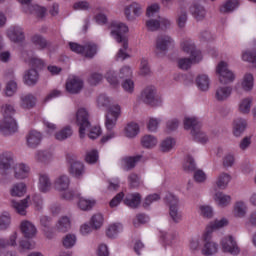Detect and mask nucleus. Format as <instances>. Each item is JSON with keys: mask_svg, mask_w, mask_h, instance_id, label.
Here are the masks:
<instances>
[{"mask_svg": "<svg viewBox=\"0 0 256 256\" xmlns=\"http://www.w3.org/2000/svg\"><path fill=\"white\" fill-rule=\"evenodd\" d=\"M97 106L107 109L105 127L108 131H112L115 125H117V119L121 116V106L113 104V100L106 94L98 96Z\"/></svg>", "mask_w": 256, "mask_h": 256, "instance_id": "1", "label": "nucleus"}, {"mask_svg": "<svg viewBox=\"0 0 256 256\" xmlns=\"http://www.w3.org/2000/svg\"><path fill=\"white\" fill-rule=\"evenodd\" d=\"M76 125L79 127L80 139L85 138V131H89V139L95 140L101 135V128L94 126L91 128V122L89 121V112L85 108H79L76 112Z\"/></svg>", "mask_w": 256, "mask_h": 256, "instance_id": "2", "label": "nucleus"}, {"mask_svg": "<svg viewBox=\"0 0 256 256\" xmlns=\"http://www.w3.org/2000/svg\"><path fill=\"white\" fill-rule=\"evenodd\" d=\"M3 119L0 121V133L5 137L17 133V122L13 119L15 108L11 104L2 106Z\"/></svg>", "mask_w": 256, "mask_h": 256, "instance_id": "3", "label": "nucleus"}, {"mask_svg": "<svg viewBox=\"0 0 256 256\" xmlns=\"http://www.w3.org/2000/svg\"><path fill=\"white\" fill-rule=\"evenodd\" d=\"M15 163V156L11 152L0 153V185H7L9 183V169Z\"/></svg>", "mask_w": 256, "mask_h": 256, "instance_id": "4", "label": "nucleus"}, {"mask_svg": "<svg viewBox=\"0 0 256 256\" xmlns=\"http://www.w3.org/2000/svg\"><path fill=\"white\" fill-rule=\"evenodd\" d=\"M140 101L150 107H159L163 99L157 94V88L153 85L146 86L140 93Z\"/></svg>", "mask_w": 256, "mask_h": 256, "instance_id": "5", "label": "nucleus"}, {"mask_svg": "<svg viewBox=\"0 0 256 256\" xmlns=\"http://www.w3.org/2000/svg\"><path fill=\"white\" fill-rule=\"evenodd\" d=\"M70 51L78 55H84L87 59H93L97 55V45L88 42L84 46L75 42H69Z\"/></svg>", "mask_w": 256, "mask_h": 256, "instance_id": "6", "label": "nucleus"}, {"mask_svg": "<svg viewBox=\"0 0 256 256\" xmlns=\"http://www.w3.org/2000/svg\"><path fill=\"white\" fill-rule=\"evenodd\" d=\"M181 49L184 51V53H187L190 55V57H192L194 63H199V61L203 59L201 51L197 50L195 47V42L189 38H186L181 42Z\"/></svg>", "mask_w": 256, "mask_h": 256, "instance_id": "7", "label": "nucleus"}, {"mask_svg": "<svg viewBox=\"0 0 256 256\" xmlns=\"http://www.w3.org/2000/svg\"><path fill=\"white\" fill-rule=\"evenodd\" d=\"M124 15L127 21L133 23V21H137V18L143 15V6L137 2H132L124 7Z\"/></svg>", "mask_w": 256, "mask_h": 256, "instance_id": "8", "label": "nucleus"}, {"mask_svg": "<svg viewBox=\"0 0 256 256\" xmlns=\"http://www.w3.org/2000/svg\"><path fill=\"white\" fill-rule=\"evenodd\" d=\"M217 73L219 75V81L222 85H229L235 81V74L227 67V63L220 62L217 67Z\"/></svg>", "mask_w": 256, "mask_h": 256, "instance_id": "9", "label": "nucleus"}, {"mask_svg": "<svg viewBox=\"0 0 256 256\" xmlns=\"http://www.w3.org/2000/svg\"><path fill=\"white\" fill-rule=\"evenodd\" d=\"M221 245L224 253H230V255L234 256L241 253V248H239L237 241L231 235L224 237L221 241Z\"/></svg>", "mask_w": 256, "mask_h": 256, "instance_id": "10", "label": "nucleus"}, {"mask_svg": "<svg viewBox=\"0 0 256 256\" xmlns=\"http://www.w3.org/2000/svg\"><path fill=\"white\" fill-rule=\"evenodd\" d=\"M111 35L117 41V43H121V41H127L125 38V33L129 31V27L121 22H113L110 26Z\"/></svg>", "mask_w": 256, "mask_h": 256, "instance_id": "11", "label": "nucleus"}, {"mask_svg": "<svg viewBox=\"0 0 256 256\" xmlns=\"http://www.w3.org/2000/svg\"><path fill=\"white\" fill-rule=\"evenodd\" d=\"M68 163H69V173L72 175V177H76V179H79L83 176V173H85V166L83 165V162L79 161L75 156L68 157Z\"/></svg>", "mask_w": 256, "mask_h": 256, "instance_id": "12", "label": "nucleus"}, {"mask_svg": "<svg viewBox=\"0 0 256 256\" xmlns=\"http://www.w3.org/2000/svg\"><path fill=\"white\" fill-rule=\"evenodd\" d=\"M175 45V40L169 35H160L156 39V50L165 53Z\"/></svg>", "mask_w": 256, "mask_h": 256, "instance_id": "13", "label": "nucleus"}, {"mask_svg": "<svg viewBox=\"0 0 256 256\" xmlns=\"http://www.w3.org/2000/svg\"><path fill=\"white\" fill-rule=\"evenodd\" d=\"M233 93V88L230 86H218L214 90V99L218 103H225L229 100L231 94Z\"/></svg>", "mask_w": 256, "mask_h": 256, "instance_id": "14", "label": "nucleus"}, {"mask_svg": "<svg viewBox=\"0 0 256 256\" xmlns=\"http://www.w3.org/2000/svg\"><path fill=\"white\" fill-rule=\"evenodd\" d=\"M43 141V134L37 130H30L26 135V144L30 149H37Z\"/></svg>", "mask_w": 256, "mask_h": 256, "instance_id": "15", "label": "nucleus"}, {"mask_svg": "<svg viewBox=\"0 0 256 256\" xmlns=\"http://www.w3.org/2000/svg\"><path fill=\"white\" fill-rule=\"evenodd\" d=\"M83 80L77 76H73L69 78L66 82V91L71 93L72 95H77V93H81L83 90Z\"/></svg>", "mask_w": 256, "mask_h": 256, "instance_id": "16", "label": "nucleus"}, {"mask_svg": "<svg viewBox=\"0 0 256 256\" xmlns=\"http://www.w3.org/2000/svg\"><path fill=\"white\" fill-rule=\"evenodd\" d=\"M7 37L12 43H23L25 41V31L21 26H14L7 30Z\"/></svg>", "mask_w": 256, "mask_h": 256, "instance_id": "17", "label": "nucleus"}, {"mask_svg": "<svg viewBox=\"0 0 256 256\" xmlns=\"http://www.w3.org/2000/svg\"><path fill=\"white\" fill-rule=\"evenodd\" d=\"M217 249V244L211 241V231H206L204 234V248L202 249V255H215V253H217Z\"/></svg>", "mask_w": 256, "mask_h": 256, "instance_id": "18", "label": "nucleus"}, {"mask_svg": "<svg viewBox=\"0 0 256 256\" xmlns=\"http://www.w3.org/2000/svg\"><path fill=\"white\" fill-rule=\"evenodd\" d=\"M29 201H31V196H27L26 198L17 201L11 200V207L18 213V215L25 216L27 215V209L29 207Z\"/></svg>", "mask_w": 256, "mask_h": 256, "instance_id": "19", "label": "nucleus"}, {"mask_svg": "<svg viewBox=\"0 0 256 256\" xmlns=\"http://www.w3.org/2000/svg\"><path fill=\"white\" fill-rule=\"evenodd\" d=\"M20 231L26 239H33L37 235V228L35 224L28 220H24L20 224Z\"/></svg>", "mask_w": 256, "mask_h": 256, "instance_id": "20", "label": "nucleus"}, {"mask_svg": "<svg viewBox=\"0 0 256 256\" xmlns=\"http://www.w3.org/2000/svg\"><path fill=\"white\" fill-rule=\"evenodd\" d=\"M53 187V182L51 181V177L48 174L41 173L39 174L38 180V189L41 193H49L51 188Z\"/></svg>", "mask_w": 256, "mask_h": 256, "instance_id": "21", "label": "nucleus"}, {"mask_svg": "<svg viewBox=\"0 0 256 256\" xmlns=\"http://www.w3.org/2000/svg\"><path fill=\"white\" fill-rule=\"evenodd\" d=\"M71 185V178L67 176L66 174H62L58 176L54 181V187L56 191H59L60 193L63 191H67Z\"/></svg>", "mask_w": 256, "mask_h": 256, "instance_id": "22", "label": "nucleus"}, {"mask_svg": "<svg viewBox=\"0 0 256 256\" xmlns=\"http://www.w3.org/2000/svg\"><path fill=\"white\" fill-rule=\"evenodd\" d=\"M35 161L37 163H42V165H48L53 160V152L49 150H37L34 155Z\"/></svg>", "mask_w": 256, "mask_h": 256, "instance_id": "23", "label": "nucleus"}, {"mask_svg": "<svg viewBox=\"0 0 256 256\" xmlns=\"http://www.w3.org/2000/svg\"><path fill=\"white\" fill-rule=\"evenodd\" d=\"M36 104L37 98L33 94L28 93L20 96V107L22 109H33Z\"/></svg>", "mask_w": 256, "mask_h": 256, "instance_id": "24", "label": "nucleus"}, {"mask_svg": "<svg viewBox=\"0 0 256 256\" xmlns=\"http://www.w3.org/2000/svg\"><path fill=\"white\" fill-rule=\"evenodd\" d=\"M187 8L181 6L178 8L176 12V24L178 25L179 29H185L187 25Z\"/></svg>", "mask_w": 256, "mask_h": 256, "instance_id": "25", "label": "nucleus"}, {"mask_svg": "<svg viewBox=\"0 0 256 256\" xmlns=\"http://www.w3.org/2000/svg\"><path fill=\"white\" fill-rule=\"evenodd\" d=\"M17 237H19L17 232H13L8 239L0 237V251L7 249V247H17Z\"/></svg>", "mask_w": 256, "mask_h": 256, "instance_id": "26", "label": "nucleus"}, {"mask_svg": "<svg viewBox=\"0 0 256 256\" xmlns=\"http://www.w3.org/2000/svg\"><path fill=\"white\" fill-rule=\"evenodd\" d=\"M124 203L127 205V207H131V209H137V206L141 205V194L132 193L126 195L124 198Z\"/></svg>", "mask_w": 256, "mask_h": 256, "instance_id": "27", "label": "nucleus"}, {"mask_svg": "<svg viewBox=\"0 0 256 256\" xmlns=\"http://www.w3.org/2000/svg\"><path fill=\"white\" fill-rule=\"evenodd\" d=\"M237 7H239V0H226L225 3L220 6V13H222V15H229V13H233Z\"/></svg>", "mask_w": 256, "mask_h": 256, "instance_id": "28", "label": "nucleus"}, {"mask_svg": "<svg viewBox=\"0 0 256 256\" xmlns=\"http://www.w3.org/2000/svg\"><path fill=\"white\" fill-rule=\"evenodd\" d=\"M190 13L194 17L196 21H203L207 15V11L205 10V7L199 4H194L190 8Z\"/></svg>", "mask_w": 256, "mask_h": 256, "instance_id": "29", "label": "nucleus"}, {"mask_svg": "<svg viewBox=\"0 0 256 256\" xmlns=\"http://www.w3.org/2000/svg\"><path fill=\"white\" fill-rule=\"evenodd\" d=\"M27 193V185L23 182H18L10 188L11 197H23Z\"/></svg>", "mask_w": 256, "mask_h": 256, "instance_id": "30", "label": "nucleus"}, {"mask_svg": "<svg viewBox=\"0 0 256 256\" xmlns=\"http://www.w3.org/2000/svg\"><path fill=\"white\" fill-rule=\"evenodd\" d=\"M39 81V72L35 69L27 70L24 74V82L26 85L33 86L37 85Z\"/></svg>", "mask_w": 256, "mask_h": 256, "instance_id": "31", "label": "nucleus"}, {"mask_svg": "<svg viewBox=\"0 0 256 256\" xmlns=\"http://www.w3.org/2000/svg\"><path fill=\"white\" fill-rule=\"evenodd\" d=\"M55 229L56 231H58V233H67V231L71 229V219H69V217L67 216L61 217L57 221L55 225Z\"/></svg>", "mask_w": 256, "mask_h": 256, "instance_id": "32", "label": "nucleus"}, {"mask_svg": "<svg viewBox=\"0 0 256 256\" xmlns=\"http://www.w3.org/2000/svg\"><path fill=\"white\" fill-rule=\"evenodd\" d=\"M247 129V121L245 119L238 118L234 121L233 135L234 137H241Z\"/></svg>", "mask_w": 256, "mask_h": 256, "instance_id": "33", "label": "nucleus"}, {"mask_svg": "<svg viewBox=\"0 0 256 256\" xmlns=\"http://www.w3.org/2000/svg\"><path fill=\"white\" fill-rule=\"evenodd\" d=\"M13 169L15 179H27V176L29 175V166L25 164H16Z\"/></svg>", "mask_w": 256, "mask_h": 256, "instance_id": "34", "label": "nucleus"}, {"mask_svg": "<svg viewBox=\"0 0 256 256\" xmlns=\"http://www.w3.org/2000/svg\"><path fill=\"white\" fill-rule=\"evenodd\" d=\"M56 141H67L70 137H73V128L71 126H65L60 131L54 134Z\"/></svg>", "mask_w": 256, "mask_h": 256, "instance_id": "35", "label": "nucleus"}, {"mask_svg": "<svg viewBox=\"0 0 256 256\" xmlns=\"http://www.w3.org/2000/svg\"><path fill=\"white\" fill-rule=\"evenodd\" d=\"M157 143H159L157 137L151 134L144 135L141 138V145L144 147V149H153L157 147Z\"/></svg>", "mask_w": 256, "mask_h": 256, "instance_id": "36", "label": "nucleus"}, {"mask_svg": "<svg viewBox=\"0 0 256 256\" xmlns=\"http://www.w3.org/2000/svg\"><path fill=\"white\" fill-rule=\"evenodd\" d=\"M31 41L33 45H35V47H37V49H39L40 51H43L44 49H47V47H49V41H47V39H45V37H43L42 35L36 34L32 36Z\"/></svg>", "mask_w": 256, "mask_h": 256, "instance_id": "37", "label": "nucleus"}, {"mask_svg": "<svg viewBox=\"0 0 256 256\" xmlns=\"http://www.w3.org/2000/svg\"><path fill=\"white\" fill-rule=\"evenodd\" d=\"M214 201L219 207H227L231 203V196L223 192H216L214 195Z\"/></svg>", "mask_w": 256, "mask_h": 256, "instance_id": "38", "label": "nucleus"}, {"mask_svg": "<svg viewBox=\"0 0 256 256\" xmlns=\"http://www.w3.org/2000/svg\"><path fill=\"white\" fill-rule=\"evenodd\" d=\"M184 128L191 131H197L201 129V122L196 117H185L184 118Z\"/></svg>", "mask_w": 256, "mask_h": 256, "instance_id": "39", "label": "nucleus"}, {"mask_svg": "<svg viewBox=\"0 0 256 256\" xmlns=\"http://www.w3.org/2000/svg\"><path fill=\"white\" fill-rule=\"evenodd\" d=\"M139 131V124L134 122L128 123L124 129L125 137L133 139V137H137V135H139Z\"/></svg>", "mask_w": 256, "mask_h": 256, "instance_id": "40", "label": "nucleus"}, {"mask_svg": "<svg viewBox=\"0 0 256 256\" xmlns=\"http://www.w3.org/2000/svg\"><path fill=\"white\" fill-rule=\"evenodd\" d=\"M196 85L200 91H209V76L205 74L198 75L196 78Z\"/></svg>", "mask_w": 256, "mask_h": 256, "instance_id": "41", "label": "nucleus"}, {"mask_svg": "<svg viewBox=\"0 0 256 256\" xmlns=\"http://www.w3.org/2000/svg\"><path fill=\"white\" fill-rule=\"evenodd\" d=\"M28 13H32L33 15H36L38 19H45L47 15V8L39 6L37 4H33L29 6Z\"/></svg>", "mask_w": 256, "mask_h": 256, "instance_id": "42", "label": "nucleus"}, {"mask_svg": "<svg viewBox=\"0 0 256 256\" xmlns=\"http://www.w3.org/2000/svg\"><path fill=\"white\" fill-rule=\"evenodd\" d=\"M143 156L137 155L133 157H126L124 158V169L126 171H131V169H134L135 165L141 161Z\"/></svg>", "mask_w": 256, "mask_h": 256, "instance_id": "43", "label": "nucleus"}, {"mask_svg": "<svg viewBox=\"0 0 256 256\" xmlns=\"http://www.w3.org/2000/svg\"><path fill=\"white\" fill-rule=\"evenodd\" d=\"M11 227V214L3 212L0 214V231H7Z\"/></svg>", "mask_w": 256, "mask_h": 256, "instance_id": "44", "label": "nucleus"}, {"mask_svg": "<svg viewBox=\"0 0 256 256\" xmlns=\"http://www.w3.org/2000/svg\"><path fill=\"white\" fill-rule=\"evenodd\" d=\"M227 225H229V221L225 218L215 220L214 222L210 223L209 227L207 228V231H210L211 235L213 231H217V229H223V227H227Z\"/></svg>", "mask_w": 256, "mask_h": 256, "instance_id": "45", "label": "nucleus"}, {"mask_svg": "<svg viewBox=\"0 0 256 256\" xmlns=\"http://www.w3.org/2000/svg\"><path fill=\"white\" fill-rule=\"evenodd\" d=\"M231 181V175L227 173H221L218 176V179L216 181V185L218 189H227V185H229V182Z\"/></svg>", "mask_w": 256, "mask_h": 256, "instance_id": "46", "label": "nucleus"}, {"mask_svg": "<svg viewBox=\"0 0 256 256\" xmlns=\"http://www.w3.org/2000/svg\"><path fill=\"white\" fill-rule=\"evenodd\" d=\"M79 202H78V207L82 210V211H90V209H93V207H95V200H87L83 197H78Z\"/></svg>", "mask_w": 256, "mask_h": 256, "instance_id": "47", "label": "nucleus"}, {"mask_svg": "<svg viewBox=\"0 0 256 256\" xmlns=\"http://www.w3.org/2000/svg\"><path fill=\"white\" fill-rule=\"evenodd\" d=\"M175 147V139L168 137L164 139L160 144V149L162 153H169L171 149Z\"/></svg>", "mask_w": 256, "mask_h": 256, "instance_id": "48", "label": "nucleus"}, {"mask_svg": "<svg viewBox=\"0 0 256 256\" xmlns=\"http://www.w3.org/2000/svg\"><path fill=\"white\" fill-rule=\"evenodd\" d=\"M191 135L198 143L204 144L209 141V137L207 136V134H205V132H203V130H201V128L191 131Z\"/></svg>", "mask_w": 256, "mask_h": 256, "instance_id": "49", "label": "nucleus"}, {"mask_svg": "<svg viewBox=\"0 0 256 256\" xmlns=\"http://www.w3.org/2000/svg\"><path fill=\"white\" fill-rule=\"evenodd\" d=\"M169 215L173 223H181V220L183 219V214H181V212L179 211V206L170 207Z\"/></svg>", "mask_w": 256, "mask_h": 256, "instance_id": "50", "label": "nucleus"}, {"mask_svg": "<svg viewBox=\"0 0 256 256\" xmlns=\"http://www.w3.org/2000/svg\"><path fill=\"white\" fill-rule=\"evenodd\" d=\"M120 43H122V48H120L117 53V59L125 61V59L129 58V53H127V50L129 49V41L123 40Z\"/></svg>", "mask_w": 256, "mask_h": 256, "instance_id": "51", "label": "nucleus"}, {"mask_svg": "<svg viewBox=\"0 0 256 256\" xmlns=\"http://www.w3.org/2000/svg\"><path fill=\"white\" fill-rule=\"evenodd\" d=\"M253 103V99L251 98H244L239 103V111L244 115H247L251 111V104Z\"/></svg>", "mask_w": 256, "mask_h": 256, "instance_id": "52", "label": "nucleus"}, {"mask_svg": "<svg viewBox=\"0 0 256 256\" xmlns=\"http://www.w3.org/2000/svg\"><path fill=\"white\" fill-rule=\"evenodd\" d=\"M235 217L243 218L247 215V205L243 202H237L234 206Z\"/></svg>", "mask_w": 256, "mask_h": 256, "instance_id": "53", "label": "nucleus"}, {"mask_svg": "<svg viewBox=\"0 0 256 256\" xmlns=\"http://www.w3.org/2000/svg\"><path fill=\"white\" fill-rule=\"evenodd\" d=\"M159 125H161V118L150 117L147 122V129L150 133H157Z\"/></svg>", "mask_w": 256, "mask_h": 256, "instance_id": "54", "label": "nucleus"}, {"mask_svg": "<svg viewBox=\"0 0 256 256\" xmlns=\"http://www.w3.org/2000/svg\"><path fill=\"white\" fill-rule=\"evenodd\" d=\"M62 243L65 249H72V247H75V243H77V236L75 234H67L64 236Z\"/></svg>", "mask_w": 256, "mask_h": 256, "instance_id": "55", "label": "nucleus"}, {"mask_svg": "<svg viewBox=\"0 0 256 256\" xmlns=\"http://www.w3.org/2000/svg\"><path fill=\"white\" fill-rule=\"evenodd\" d=\"M193 63H199V62H195L193 60V57L178 59V67L179 69H182V71H187L188 69H191V65H193Z\"/></svg>", "mask_w": 256, "mask_h": 256, "instance_id": "56", "label": "nucleus"}, {"mask_svg": "<svg viewBox=\"0 0 256 256\" xmlns=\"http://www.w3.org/2000/svg\"><path fill=\"white\" fill-rule=\"evenodd\" d=\"M78 197H81V193L76 190L67 189L61 193V198L65 199V201H73V199H78Z\"/></svg>", "mask_w": 256, "mask_h": 256, "instance_id": "57", "label": "nucleus"}, {"mask_svg": "<svg viewBox=\"0 0 256 256\" xmlns=\"http://www.w3.org/2000/svg\"><path fill=\"white\" fill-rule=\"evenodd\" d=\"M121 229H122L121 224H112L106 230V235L110 239H113V238L117 237V235L119 234V231H121Z\"/></svg>", "mask_w": 256, "mask_h": 256, "instance_id": "58", "label": "nucleus"}, {"mask_svg": "<svg viewBox=\"0 0 256 256\" xmlns=\"http://www.w3.org/2000/svg\"><path fill=\"white\" fill-rule=\"evenodd\" d=\"M15 93H17V82H15V80H11L6 84L5 95L6 97H13Z\"/></svg>", "mask_w": 256, "mask_h": 256, "instance_id": "59", "label": "nucleus"}, {"mask_svg": "<svg viewBox=\"0 0 256 256\" xmlns=\"http://www.w3.org/2000/svg\"><path fill=\"white\" fill-rule=\"evenodd\" d=\"M175 233H167L162 234V239L164 243V247H171L175 244Z\"/></svg>", "mask_w": 256, "mask_h": 256, "instance_id": "60", "label": "nucleus"}, {"mask_svg": "<svg viewBox=\"0 0 256 256\" xmlns=\"http://www.w3.org/2000/svg\"><path fill=\"white\" fill-rule=\"evenodd\" d=\"M242 88L244 91H251V89H253V74H246L244 76Z\"/></svg>", "mask_w": 256, "mask_h": 256, "instance_id": "61", "label": "nucleus"}, {"mask_svg": "<svg viewBox=\"0 0 256 256\" xmlns=\"http://www.w3.org/2000/svg\"><path fill=\"white\" fill-rule=\"evenodd\" d=\"M200 215L205 219H211L213 217V208L208 205H202L199 207Z\"/></svg>", "mask_w": 256, "mask_h": 256, "instance_id": "62", "label": "nucleus"}, {"mask_svg": "<svg viewBox=\"0 0 256 256\" xmlns=\"http://www.w3.org/2000/svg\"><path fill=\"white\" fill-rule=\"evenodd\" d=\"M146 27L148 31H159L161 23L157 19H149L146 21Z\"/></svg>", "mask_w": 256, "mask_h": 256, "instance_id": "63", "label": "nucleus"}, {"mask_svg": "<svg viewBox=\"0 0 256 256\" xmlns=\"http://www.w3.org/2000/svg\"><path fill=\"white\" fill-rule=\"evenodd\" d=\"M91 225L93 229H100L103 225V215L102 214H95L91 218Z\"/></svg>", "mask_w": 256, "mask_h": 256, "instance_id": "64", "label": "nucleus"}]
</instances>
